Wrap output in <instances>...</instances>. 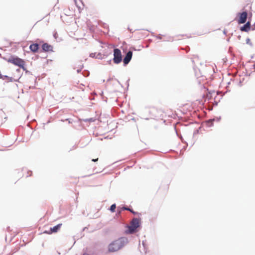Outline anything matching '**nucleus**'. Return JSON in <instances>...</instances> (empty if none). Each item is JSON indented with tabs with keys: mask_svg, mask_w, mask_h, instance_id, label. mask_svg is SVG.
<instances>
[{
	"mask_svg": "<svg viewBox=\"0 0 255 255\" xmlns=\"http://www.w3.org/2000/svg\"><path fill=\"white\" fill-rule=\"evenodd\" d=\"M98 160V158H96V159H92V161H94V162H96Z\"/></svg>",
	"mask_w": 255,
	"mask_h": 255,
	"instance_id": "4468645a",
	"label": "nucleus"
},
{
	"mask_svg": "<svg viewBox=\"0 0 255 255\" xmlns=\"http://www.w3.org/2000/svg\"><path fill=\"white\" fill-rule=\"evenodd\" d=\"M239 19L238 22L239 24L244 23L246 22L247 18L248 13L246 11H244L241 13H239Z\"/></svg>",
	"mask_w": 255,
	"mask_h": 255,
	"instance_id": "39448f33",
	"label": "nucleus"
},
{
	"mask_svg": "<svg viewBox=\"0 0 255 255\" xmlns=\"http://www.w3.org/2000/svg\"><path fill=\"white\" fill-rule=\"evenodd\" d=\"M39 48V45L37 43L31 44L29 46V49L33 52H36Z\"/></svg>",
	"mask_w": 255,
	"mask_h": 255,
	"instance_id": "9d476101",
	"label": "nucleus"
},
{
	"mask_svg": "<svg viewBox=\"0 0 255 255\" xmlns=\"http://www.w3.org/2000/svg\"><path fill=\"white\" fill-rule=\"evenodd\" d=\"M0 79H1L2 80H7L9 81H12V78L9 77L6 75H2L1 74H0Z\"/></svg>",
	"mask_w": 255,
	"mask_h": 255,
	"instance_id": "9b49d317",
	"label": "nucleus"
},
{
	"mask_svg": "<svg viewBox=\"0 0 255 255\" xmlns=\"http://www.w3.org/2000/svg\"><path fill=\"white\" fill-rule=\"evenodd\" d=\"M42 48L43 50L45 52L51 51H52V49H53V47L51 45H50L48 43H44L42 45Z\"/></svg>",
	"mask_w": 255,
	"mask_h": 255,
	"instance_id": "1a4fd4ad",
	"label": "nucleus"
},
{
	"mask_svg": "<svg viewBox=\"0 0 255 255\" xmlns=\"http://www.w3.org/2000/svg\"><path fill=\"white\" fill-rule=\"evenodd\" d=\"M140 221L137 218H134L130 223V225L128 227V231L127 232L129 234L133 233L136 229L139 226Z\"/></svg>",
	"mask_w": 255,
	"mask_h": 255,
	"instance_id": "7ed1b4c3",
	"label": "nucleus"
},
{
	"mask_svg": "<svg viewBox=\"0 0 255 255\" xmlns=\"http://www.w3.org/2000/svg\"><path fill=\"white\" fill-rule=\"evenodd\" d=\"M123 209H124V210H125L129 211H130V212H131L133 213V212L131 210H130L129 208H127V207H124V208H123Z\"/></svg>",
	"mask_w": 255,
	"mask_h": 255,
	"instance_id": "ddd939ff",
	"label": "nucleus"
},
{
	"mask_svg": "<svg viewBox=\"0 0 255 255\" xmlns=\"http://www.w3.org/2000/svg\"><path fill=\"white\" fill-rule=\"evenodd\" d=\"M114 62L115 63L118 64L122 61V54L121 50L116 48L114 50Z\"/></svg>",
	"mask_w": 255,
	"mask_h": 255,
	"instance_id": "20e7f679",
	"label": "nucleus"
},
{
	"mask_svg": "<svg viewBox=\"0 0 255 255\" xmlns=\"http://www.w3.org/2000/svg\"><path fill=\"white\" fill-rule=\"evenodd\" d=\"M7 62L21 68H23L25 65L24 60L17 57L9 58L7 59Z\"/></svg>",
	"mask_w": 255,
	"mask_h": 255,
	"instance_id": "f03ea898",
	"label": "nucleus"
},
{
	"mask_svg": "<svg viewBox=\"0 0 255 255\" xmlns=\"http://www.w3.org/2000/svg\"><path fill=\"white\" fill-rule=\"evenodd\" d=\"M251 29V23L250 21L247 22L244 25L240 28L242 31L249 32Z\"/></svg>",
	"mask_w": 255,
	"mask_h": 255,
	"instance_id": "6e6552de",
	"label": "nucleus"
},
{
	"mask_svg": "<svg viewBox=\"0 0 255 255\" xmlns=\"http://www.w3.org/2000/svg\"><path fill=\"white\" fill-rule=\"evenodd\" d=\"M83 255H88L87 254H83Z\"/></svg>",
	"mask_w": 255,
	"mask_h": 255,
	"instance_id": "2eb2a0df",
	"label": "nucleus"
},
{
	"mask_svg": "<svg viewBox=\"0 0 255 255\" xmlns=\"http://www.w3.org/2000/svg\"><path fill=\"white\" fill-rule=\"evenodd\" d=\"M116 208V204H113L111 205L110 207V210L112 212H114L115 211V209Z\"/></svg>",
	"mask_w": 255,
	"mask_h": 255,
	"instance_id": "f8f14e48",
	"label": "nucleus"
},
{
	"mask_svg": "<svg viewBox=\"0 0 255 255\" xmlns=\"http://www.w3.org/2000/svg\"><path fill=\"white\" fill-rule=\"evenodd\" d=\"M132 55V53L130 51H128L124 59V63L125 64H127L129 63V62L130 61V60L131 59Z\"/></svg>",
	"mask_w": 255,
	"mask_h": 255,
	"instance_id": "0eeeda50",
	"label": "nucleus"
},
{
	"mask_svg": "<svg viewBox=\"0 0 255 255\" xmlns=\"http://www.w3.org/2000/svg\"><path fill=\"white\" fill-rule=\"evenodd\" d=\"M128 243V239L126 237H120L112 242L108 246L109 252H117L124 248Z\"/></svg>",
	"mask_w": 255,
	"mask_h": 255,
	"instance_id": "f257e3e1",
	"label": "nucleus"
},
{
	"mask_svg": "<svg viewBox=\"0 0 255 255\" xmlns=\"http://www.w3.org/2000/svg\"><path fill=\"white\" fill-rule=\"evenodd\" d=\"M62 224H59L57 225L54 226V227L51 228L49 231H46L44 233L47 234H51L52 233H57L62 226Z\"/></svg>",
	"mask_w": 255,
	"mask_h": 255,
	"instance_id": "423d86ee",
	"label": "nucleus"
}]
</instances>
